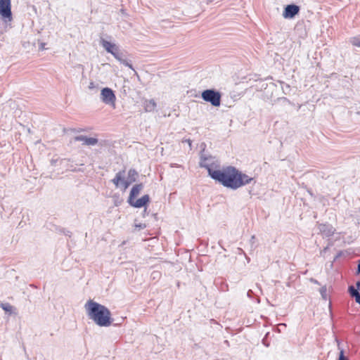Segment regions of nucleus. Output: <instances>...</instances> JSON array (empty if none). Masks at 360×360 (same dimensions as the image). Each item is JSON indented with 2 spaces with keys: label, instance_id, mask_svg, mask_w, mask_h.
<instances>
[{
  "label": "nucleus",
  "instance_id": "obj_7",
  "mask_svg": "<svg viewBox=\"0 0 360 360\" xmlns=\"http://www.w3.org/2000/svg\"><path fill=\"white\" fill-rule=\"evenodd\" d=\"M0 15L5 22L12 20L11 0H0Z\"/></svg>",
  "mask_w": 360,
  "mask_h": 360
},
{
  "label": "nucleus",
  "instance_id": "obj_27",
  "mask_svg": "<svg viewBox=\"0 0 360 360\" xmlns=\"http://www.w3.org/2000/svg\"><path fill=\"white\" fill-rule=\"evenodd\" d=\"M247 294H248V296L250 297L252 296V295L253 294V291L252 290H249L248 291Z\"/></svg>",
  "mask_w": 360,
  "mask_h": 360
},
{
  "label": "nucleus",
  "instance_id": "obj_22",
  "mask_svg": "<svg viewBox=\"0 0 360 360\" xmlns=\"http://www.w3.org/2000/svg\"><path fill=\"white\" fill-rule=\"evenodd\" d=\"M338 360H348L344 355V352L342 350L340 353V356Z\"/></svg>",
  "mask_w": 360,
  "mask_h": 360
},
{
  "label": "nucleus",
  "instance_id": "obj_14",
  "mask_svg": "<svg viewBox=\"0 0 360 360\" xmlns=\"http://www.w3.org/2000/svg\"><path fill=\"white\" fill-rule=\"evenodd\" d=\"M238 176L240 181L241 182L240 187L251 184L252 181L255 183L254 178L250 177L248 175L241 172L240 171H239Z\"/></svg>",
  "mask_w": 360,
  "mask_h": 360
},
{
  "label": "nucleus",
  "instance_id": "obj_9",
  "mask_svg": "<svg viewBox=\"0 0 360 360\" xmlns=\"http://www.w3.org/2000/svg\"><path fill=\"white\" fill-rule=\"evenodd\" d=\"M299 12L300 6L295 4H289L285 7L283 16L285 18H293Z\"/></svg>",
  "mask_w": 360,
  "mask_h": 360
},
{
  "label": "nucleus",
  "instance_id": "obj_23",
  "mask_svg": "<svg viewBox=\"0 0 360 360\" xmlns=\"http://www.w3.org/2000/svg\"><path fill=\"white\" fill-rule=\"evenodd\" d=\"M356 274H360V259H359V262H358L357 269H356Z\"/></svg>",
  "mask_w": 360,
  "mask_h": 360
},
{
  "label": "nucleus",
  "instance_id": "obj_32",
  "mask_svg": "<svg viewBox=\"0 0 360 360\" xmlns=\"http://www.w3.org/2000/svg\"><path fill=\"white\" fill-rule=\"evenodd\" d=\"M314 281V283H317V281L316 280H312Z\"/></svg>",
  "mask_w": 360,
  "mask_h": 360
},
{
  "label": "nucleus",
  "instance_id": "obj_2",
  "mask_svg": "<svg viewBox=\"0 0 360 360\" xmlns=\"http://www.w3.org/2000/svg\"><path fill=\"white\" fill-rule=\"evenodd\" d=\"M239 170L233 166H228L220 171H210L209 176L224 187L236 190L240 188Z\"/></svg>",
  "mask_w": 360,
  "mask_h": 360
},
{
  "label": "nucleus",
  "instance_id": "obj_10",
  "mask_svg": "<svg viewBox=\"0 0 360 360\" xmlns=\"http://www.w3.org/2000/svg\"><path fill=\"white\" fill-rule=\"evenodd\" d=\"M319 233L324 237H330L333 235L335 229L332 225L328 224H319L318 225Z\"/></svg>",
  "mask_w": 360,
  "mask_h": 360
},
{
  "label": "nucleus",
  "instance_id": "obj_29",
  "mask_svg": "<svg viewBox=\"0 0 360 360\" xmlns=\"http://www.w3.org/2000/svg\"><path fill=\"white\" fill-rule=\"evenodd\" d=\"M255 236H252L251 237L250 242H251L252 243H253L255 242Z\"/></svg>",
  "mask_w": 360,
  "mask_h": 360
},
{
  "label": "nucleus",
  "instance_id": "obj_3",
  "mask_svg": "<svg viewBox=\"0 0 360 360\" xmlns=\"http://www.w3.org/2000/svg\"><path fill=\"white\" fill-rule=\"evenodd\" d=\"M201 98L214 107H219L221 105V95L219 91L214 89L204 90L201 94Z\"/></svg>",
  "mask_w": 360,
  "mask_h": 360
},
{
  "label": "nucleus",
  "instance_id": "obj_31",
  "mask_svg": "<svg viewBox=\"0 0 360 360\" xmlns=\"http://www.w3.org/2000/svg\"><path fill=\"white\" fill-rule=\"evenodd\" d=\"M153 274H158V272H153Z\"/></svg>",
  "mask_w": 360,
  "mask_h": 360
},
{
  "label": "nucleus",
  "instance_id": "obj_30",
  "mask_svg": "<svg viewBox=\"0 0 360 360\" xmlns=\"http://www.w3.org/2000/svg\"><path fill=\"white\" fill-rule=\"evenodd\" d=\"M44 44H41V49H44Z\"/></svg>",
  "mask_w": 360,
  "mask_h": 360
},
{
  "label": "nucleus",
  "instance_id": "obj_16",
  "mask_svg": "<svg viewBox=\"0 0 360 360\" xmlns=\"http://www.w3.org/2000/svg\"><path fill=\"white\" fill-rule=\"evenodd\" d=\"M138 176L139 174L136 169H130L128 172L127 179H129V181H131V182L133 183L136 181Z\"/></svg>",
  "mask_w": 360,
  "mask_h": 360
},
{
  "label": "nucleus",
  "instance_id": "obj_4",
  "mask_svg": "<svg viewBox=\"0 0 360 360\" xmlns=\"http://www.w3.org/2000/svg\"><path fill=\"white\" fill-rule=\"evenodd\" d=\"M100 44L107 52L111 53L117 60L122 59V57L124 56V53L115 44L111 43L103 38L101 39Z\"/></svg>",
  "mask_w": 360,
  "mask_h": 360
},
{
  "label": "nucleus",
  "instance_id": "obj_5",
  "mask_svg": "<svg viewBox=\"0 0 360 360\" xmlns=\"http://www.w3.org/2000/svg\"><path fill=\"white\" fill-rule=\"evenodd\" d=\"M199 165L200 167L207 169L208 173L209 169L210 171L221 170L219 169V164L217 162L214 161V158L212 156L206 157L205 155H201Z\"/></svg>",
  "mask_w": 360,
  "mask_h": 360
},
{
  "label": "nucleus",
  "instance_id": "obj_25",
  "mask_svg": "<svg viewBox=\"0 0 360 360\" xmlns=\"http://www.w3.org/2000/svg\"><path fill=\"white\" fill-rule=\"evenodd\" d=\"M89 88L90 89H94V88H95V84H94V83L93 82H90V84H89Z\"/></svg>",
  "mask_w": 360,
  "mask_h": 360
},
{
  "label": "nucleus",
  "instance_id": "obj_11",
  "mask_svg": "<svg viewBox=\"0 0 360 360\" xmlns=\"http://www.w3.org/2000/svg\"><path fill=\"white\" fill-rule=\"evenodd\" d=\"M75 141H82L83 145L86 146H95L98 143V140L94 137H87L84 135H79L74 137Z\"/></svg>",
  "mask_w": 360,
  "mask_h": 360
},
{
  "label": "nucleus",
  "instance_id": "obj_6",
  "mask_svg": "<svg viewBox=\"0 0 360 360\" xmlns=\"http://www.w3.org/2000/svg\"><path fill=\"white\" fill-rule=\"evenodd\" d=\"M101 100L105 104L115 107L116 96L114 91L110 88L105 87L101 90Z\"/></svg>",
  "mask_w": 360,
  "mask_h": 360
},
{
  "label": "nucleus",
  "instance_id": "obj_24",
  "mask_svg": "<svg viewBox=\"0 0 360 360\" xmlns=\"http://www.w3.org/2000/svg\"><path fill=\"white\" fill-rule=\"evenodd\" d=\"M321 295L323 296V293H325L326 292V287H322L321 288V290H320Z\"/></svg>",
  "mask_w": 360,
  "mask_h": 360
},
{
  "label": "nucleus",
  "instance_id": "obj_20",
  "mask_svg": "<svg viewBox=\"0 0 360 360\" xmlns=\"http://www.w3.org/2000/svg\"><path fill=\"white\" fill-rule=\"evenodd\" d=\"M351 43L355 46L360 47V37H353L351 39Z\"/></svg>",
  "mask_w": 360,
  "mask_h": 360
},
{
  "label": "nucleus",
  "instance_id": "obj_21",
  "mask_svg": "<svg viewBox=\"0 0 360 360\" xmlns=\"http://www.w3.org/2000/svg\"><path fill=\"white\" fill-rule=\"evenodd\" d=\"M355 295L353 297L355 298V301L360 304V293L359 292H355Z\"/></svg>",
  "mask_w": 360,
  "mask_h": 360
},
{
  "label": "nucleus",
  "instance_id": "obj_12",
  "mask_svg": "<svg viewBox=\"0 0 360 360\" xmlns=\"http://www.w3.org/2000/svg\"><path fill=\"white\" fill-rule=\"evenodd\" d=\"M150 198L148 195H144L141 198L134 200L133 202H128L131 206L140 208L146 205V204L149 202Z\"/></svg>",
  "mask_w": 360,
  "mask_h": 360
},
{
  "label": "nucleus",
  "instance_id": "obj_28",
  "mask_svg": "<svg viewBox=\"0 0 360 360\" xmlns=\"http://www.w3.org/2000/svg\"><path fill=\"white\" fill-rule=\"evenodd\" d=\"M63 233H64L65 235L68 236L70 237L71 236V232L69 231H64Z\"/></svg>",
  "mask_w": 360,
  "mask_h": 360
},
{
  "label": "nucleus",
  "instance_id": "obj_15",
  "mask_svg": "<svg viewBox=\"0 0 360 360\" xmlns=\"http://www.w3.org/2000/svg\"><path fill=\"white\" fill-rule=\"evenodd\" d=\"M156 103L153 99L146 100L144 102V108L146 112H152L156 108Z\"/></svg>",
  "mask_w": 360,
  "mask_h": 360
},
{
  "label": "nucleus",
  "instance_id": "obj_17",
  "mask_svg": "<svg viewBox=\"0 0 360 360\" xmlns=\"http://www.w3.org/2000/svg\"><path fill=\"white\" fill-rule=\"evenodd\" d=\"M0 307L6 312L11 313L13 311V306L8 303H1Z\"/></svg>",
  "mask_w": 360,
  "mask_h": 360
},
{
  "label": "nucleus",
  "instance_id": "obj_19",
  "mask_svg": "<svg viewBox=\"0 0 360 360\" xmlns=\"http://www.w3.org/2000/svg\"><path fill=\"white\" fill-rule=\"evenodd\" d=\"M348 291L352 297H353L356 294L355 292H359V290L355 288L353 285L349 286Z\"/></svg>",
  "mask_w": 360,
  "mask_h": 360
},
{
  "label": "nucleus",
  "instance_id": "obj_8",
  "mask_svg": "<svg viewBox=\"0 0 360 360\" xmlns=\"http://www.w3.org/2000/svg\"><path fill=\"white\" fill-rule=\"evenodd\" d=\"M125 170L123 169L117 172L113 179H112V182L115 185V186L118 187L120 184H122L124 189L127 188L131 184V181L129 179H124Z\"/></svg>",
  "mask_w": 360,
  "mask_h": 360
},
{
  "label": "nucleus",
  "instance_id": "obj_13",
  "mask_svg": "<svg viewBox=\"0 0 360 360\" xmlns=\"http://www.w3.org/2000/svg\"><path fill=\"white\" fill-rule=\"evenodd\" d=\"M143 185L142 184H138L134 185L129 193V196L127 202H133V200L140 193L141 191L143 189Z\"/></svg>",
  "mask_w": 360,
  "mask_h": 360
},
{
  "label": "nucleus",
  "instance_id": "obj_18",
  "mask_svg": "<svg viewBox=\"0 0 360 360\" xmlns=\"http://www.w3.org/2000/svg\"><path fill=\"white\" fill-rule=\"evenodd\" d=\"M118 61H120L124 65L129 67V68L134 70L132 65L127 60L124 55V56L122 57V59L119 60Z\"/></svg>",
  "mask_w": 360,
  "mask_h": 360
},
{
  "label": "nucleus",
  "instance_id": "obj_26",
  "mask_svg": "<svg viewBox=\"0 0 360 360\" xmlns=\"http://www.w3.org/2000/svg\"><path fill=\"white\" fill-rule=\"evenodd\" d=\"M356 289L359 291V290H360V281H358L356 283Z\"/></svg>",
  "mask_w": 360,
  "mask_h": 360
},
{
  "label": "nucleus",
  "instance_id": "obj_1",
  "mask_svg": "<svg viewBox=\"0 0 360 360\" xmlns=\"http://www.w3.org/2000/svg\"><path fill=\"white\" fill-rule=\"evenodd\" d=\"M84 307L89 318L98 326L108 327L112 324L111 312L105 306L89 300Z\"/></svg>",
  "mask_w": 360,
  "mask_h": 360
}]
</instances>
